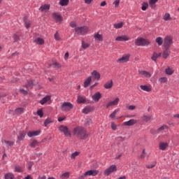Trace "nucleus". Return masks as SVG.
Returning a JSON list of instances; mask_svg holds the SVG:
<instances>
[{
    "mask_svg": "<svg viewBox=\"0 0 179 179\" xmlns=\"http://www.w3.org/2000/svg\"><path fill=\"white\" fill-rule=\"evenodd\" d=\"M161 56H162V53L154 52L152 55V57H151V59H152V61H155L156 62L157 57Z\"/></svg>",
    "mask_w": 179,
    "mask_h": 179,
    "instance_id": "4c0bfd02",
    "label": "nucleus"
},
{
    "mask_svg": "<svg viewBox=\"0 0 179 179\" xmlns=\"http://www.w3.org/2000/svg\"><path fill=\"white\" fill-rule=\"evenodd\" d=\"M110 127L113 129V131L117 130V124H115V123H114V122H111Z\"/></svg>",
    "mask_w": 179,
    "mask_h": 179,
    "instance_id": "4d7b16f0",
    "label": "nucleus"
},
{
    "mask_svg": "<svg viewBox=\"0 0 179 179\" xmlns=\"http://www.w3.org/2000/svg\"><path fill=\"white\" fill-rule=\"evenodd\" d=\"M66 117H59L58 118V121H59V122H62V121H64V120H66Z\"/></svg>",
    "mask_w": 179,
    "mask_h": 179,
    "instance_id": "774afa93",
    "label": "nucleus"
},
{
    "mask_svg": "<svg viewBox=\"0 0 179 179\" xmlns=\"http://www.w3.org/2000/svg\"><path fill=\"white\" fill-rule=\"evenodd\" d=\"M55 39L56 40V41H61L62 38H61V36L59 35V33L58 31H57L55 35H54Z\"/></svg>",
    "mask_w": 179,
    "mask_h": 179,
    "instance_id": "49530a36",
    "label": "nucleus"
},
{
    "mask_svg": "<svg viewBox=\"0 0 179 179\" xmlns=\"http://www.w3.org/2000/svg\"><path fill=\"white\" fill-rule=\"evenodd\" d=\"M173 44V37L167 36L164 39V46L165 48H170V46Z\"/></svg>",
    "mask_w": 179,
    "mask_h": 179,
    "instance_id": "0eeeda50",
    "label": "nucleus"
},
{
    "mask_svg": "<svg viewBox=\"0 0 179 179\" xmlns=\"http://www.w3.org/2000/svg\"><path fill=\"white\" fill-rule=\"evenodd\" d=\"M102 96L100 92H96L94 95L92 96V99L95 103H99L100 99H101Z\"/></svg>",
    "mask_w": 179,
    "mask_h": 179,
    "instance_id": "9b49d317",
    "label": "nucleus"
},
{
    "mask_svg": "<svg viewBox=\"0 0 179 179\" xmlns=\"http://www.w3.org/2000/svg\"><path fill=\"white\" fill-rule=\"evenodd\" d=\"M73 134L76 138L78 139H87L89 134H87V131L83 127H76L73 130Z\"/></svg>",
    "mask_w": 179,
    "mask_h": 179,
    "instance_id": "f257e3e1",
    "label": "nucleus"
},
{
    "mask_svg": "<svg viewBox=\"0 0 179 179\" xmlns=\"http://www.w3.org/2000/svg\"><path fill=\"white\" fill-rule=\"evenodd\" d=\"M156 43L158 44V45H162L163 44V38L162 37H157L155 40Z\"/></svg>",
    "mask_w": 179,
    "mask_h": 179,
    "instance_id": "c03bdc74",
    "label": "nucleus"
},
{
    "mask_svg": "<svg viewBox=\"0 0 179 179\" xmlns=\"http://www.w3.org/2000/svg\"><path fill=\"white\" fill-rule=\"evenodd\" d=\"M31 26V21H25V27L26 29H29Z\"/></svg>",
    "mask_w": 179,
    "mask_h": 179,
    "instance_id": "052dcab7",
    "label": "nucleus"
},
{
    "mask_svg": "<svg viewBox=\"0 0 179 179\" xmlns=\"http://www.w3.org/2000/svg\"><path fill=\"white\" fill-rule=\"evenodd\" d=\"M158 1L159 0H150L149 5L150 8H152V9H155V8H156V3H157Z\"/></svg>",
    "mask_w": 179,
    "mask_h": 179,
    "instance_id": "72a5a7b5",
    "label": "nucleus"
},
{
    "mask_svg": "<svg viewBox=\"0 0 179 179\" xmlns=\"http://www.w3.org/2000/svg\"><path fill=\"white\" fill-rule=\"evenodd\" d=\"M169 129V126L164 124L161 127L158 128L157 131L160 134L164 132V131H167Z\"/></svg>",
    "mask_w": 179,
    "mask_h": 179,
    "instance_id": "b1692460",
    "label": "nucleus"
},
{
    "mask_svg": "<svg viewBox=\"0 0 179 179\" xmlns=\"http://www.w3.org/2000/svg\"><path fill=\"white\" fill-rule=\"evenodd\" d=\"M90 45H89V43H85V41L82 42V48H83L84 50H86V48H89Z\"/></svg>",
    "mask_w": 179,
    "mask_h": 179,
    "instance_id": "864d4df0",
    "label": "nucleus"
},
{
    "mask_svg": "<svg viewBox=\"0 0 179 179\" xmlns=\"http://www.w3.org/2000/svg\"><path fill=\"white\" fill-rule=\"evenodd\" d=\"M129 58H131V54H124L122 55V57L118 58L116 60V62L117 64H127L129 62Z\"/></svg>",
    "mask_w": 179,
    "mask_h": 179,
    "instance_id": "7ed1b4c3",
    "label": "nucleus"
},
{
    "mask_svg": "<svg viewBox=\"0 0 179 179\" xmlns=\"http://www.w3.org/2000/svg\"><path fill=\"white\" fill-rule=\"evenodd\" d=\"M135 44L138 47H143L145 45H149L150 42L148 39H145L143 38H138L136 39Z\"/></svg>",
    "mask_w": 179,
    "mask_h": 179,
    "instance_id": "20e7f679",
    "label": "nucleus"
},
{
    "mask_svg": "<svg viewBox=\"0 0 179 179\" xmlns=\"http://www.w3.org/2000/svg\"><path fill=\"white\" fill-rule=\"evenodd\" d=\"M124 24H125L124 22H120L114 24L113 27L115 29H122V27H124Z\"/></svg>",
    "mask_w": 179,
    "mask_h": 179,
    "instance_id": "2f4dec72",
    "label": "nucleus"
},
{
    "mask_svg": "<svg viewBox=\"0 0 179 179\" xmlns=\"http://www.w3.org/2000/svg\"><path fill=\"white\" fill-rule=\"evenodd\" d=\"M165 73L169 76L173 75V73H174V69H173V67L169 66L167 69H166Z\"/></svg>",
    "mask_w": 179,
    "mask_h": 179,
    "instance_id": "cd10ccee",
    "label": "nucleus"
},
{
    "mask_svg": "<svg viewBox=\"0 0 179 179\" xmlns=\"http://www.w3.org/2000/svg\"><path fill=\"white\" fill-rule=\"evenodd\" d=\"M97 174H99L98 170H90L85 173V176H92L93 177H95Z\"/></svg>",
    "mask_w": 179,
    "mask_h": 179,
    "instance_id": "2eb2a0df",
    "label": "nucleus"
},
{
    "mask_svg": "<svg viewBox=\"0 0 179 179\" xmlns=\"http://www.w3.org/2000/svg\"><path fill=\"white\" fill-rule=\"evenodd\" d=\"M94 38H95V40H96V41H103V35H101L99 33H96L94 35Z\"/></svg>",
    "mask_w": 179,
    "mask_h": 179,
    "instance_id": "c756f323",
    "label": "nucleus"
},
{
    "mask_svg": "<svg viewBox=\"0 0 179 179\" xmlns=\"http://www.w3.org/2000/svg\"><path fill=\"white\" fill-rule=\"evenodd\" d=\"M129 40H131V38L127 35L119 36L115 38V41H129Z\"/></svg>",
    "mask_w": 179,
    "mask_h": 179,
    "instance_id": "1a4fd4ad",
    "label": "nucleus"
},
{
    "mask_svg": "<svg viewBox=\"0 0 179 179\" xmlns=\"http://www.w3.org/2000/svg\"><path fill=\"white\" fill-rule=\"evenodd\" d=\"M93 122L92 121V119H87L85 123V127H89Z\"/></svg>",
    "mask_w": 179,
    "mask_h": 179,
    "instance_id": "6e6d98bb",
    "label": "nucleus"
},
{
    "mask_svg": "<svg viewBox=\"0 0 179 179\" xmlns=\"http://www.w3.org/2000/svg\"><path fill=\"white\" fill-rule=\"evenodd\" d=\"M79 155H80V152L76 151L71 154V159H76V157H78V156H79Z\"/></svg>",
    "mask_w": 179,
    "mask_h": 179,
    "instance_id": "8fccbe9b",
    "label": "nucleus"
},
{
    "mask_svg": "<svg viewBox=\"0 0 179 179\" xmlns=\"http://www.w3.org/2000/svg\"><path fill=\"white\" fill-rule=\"evenodd\" d=\"M69 3V0H60L59 4L61 6H66Z\"/></svg>",
    "mask_w": 179,
    "mask_h": 179,
    "instance_id": "37998d69",
    "label": "nucleus"
},
{
    "mask_svg": "<svg viewBox=\"0 0 179 179\" xmlns=\"http://www.w3.org/2000/svg\"><path fill=\"white\" fill-rule=\"evenodd\" d=\"M24 136H26V132L24 131H20V135L17 136L18 141H24Z\"/></svg>",
    "mask_w": 179,
    "mask_h": 179,
    "instance_id": "7c9ffc66",
    "label": "nucleus"
},
{
    "mask_svg": "<svg viewBox=\"0 0 179 179\" xmlns=\"http://www.w3.org/2000/svg\"><path fill=\"white\" fill-rule=\"evenodd\" d=\"M77 101L79 104H84V103H86V97L78 95L77 98Z\"/></svg>",
    "mask_w": 179,
    "mask_h": 179,
    "instance_id": "412c9836",
    "label": "nucleus"
},
{
    "mask_svg": "<svg viewBox=\"0 0 179 179\" xmlns=\"http://www.w3.org/2000/svg\"><path fill=\"white\" fill-rule=\"evenodd\" d=\"M113 5H115V8H118L120 6V0H115L113 2Z\"/></svg>",
    "mask_w": 179,
    "mask_h": 179,
    "instance_id": "e2e57ef3",
    "label": "nucleus"
},
{
    "mask_svg": "<svg viewBox=\"0 0 179 179\" xmlns=\"http://www.w3.org/2000/svg\"><path fill=\"white\" fill-rule=\"evenodd\" d=\"M41 133V131L36 130V131H29L27 133V135L29 138H33V136H38V135H40Z\"/></svg>",
    "mask_w": 179,
    "mask_h": 179,
    "instance_id": "4468645a",
    "label": "nucleus"
},
{
    "mask_svg": "<svg viewBox=\"0 0 179 179\" xmlns=\"http://www.w3.org/2000/svg\"><path fill=\"white\" fill-rule=\"evenodd\" d=\"M120 111V108H117L110 115V118H115V116L117 115V113Z\"/></svg>",
    "mask_w": 179,
    "mask_h": 179,
    "instance_id": "a18cd8bd",
    "label": "nucleus"
},
{
    "mask_svg": "<svg viewBox=\"0 0 179 179\" xmlns=\"http://www.w3.org/2000/svg\"><path fill=\"white\" fill-rule=\"evenodd\" d=\"M118 103H120V98H115V100L110 101L106 104V108H110V107L114 106H118Z\"/></svg>",
    "mask_w": 179,
    "mask_h": 179,
    "instance_id": "9d476101",
    "label": "nucleus"
},
{
    "mask_svg": "<svg viewBox=\"0 0 179 179\" xmlns=\"http://www.w3.org/2000/svg\"><path fill=\"white\" fill-rule=\"evenodd\" d=\"M113 80H109L103 85V87L105 89H111L113 87Z\"/></svg>",
    "mask_w": 179,
    "mask_h": 179,
    "instance_id": "a878e982",
    "label": "nucleus"
},
{
    "mask_svg": "<svg viewBox=\"0 0 179 179\" xmlns=\"http://www.w3.org/2000/svg\"><path fill=\"white\" fill-rule=\"evenodd\" d=\"M25 86L27 89H32L33 86H34V83L33 80H29Z\"/></svg>",
    "mask_w": 179,
    "mask_h": 179,
    "instance_id": "58836bf2",
    "label": "nucleus"
},
{
    "mask_svg": "<svg viewBox=\"0 0 179 179\" xmlns=\"http://www.w3.org/2000/svg\"><path fill=\"white\" fill-rule=\"evenodd\" d=\"M50 100H51V96L50 95L45 96L43 99L40 101V103L42 106H44V104H45V103H48Z\"/></svg>",
    "mask_w": 179,
    "mask_h": 179,
    "instance_id": "6ab92c4d",
    "label": "nucleus"
},
{
    "mask_svg": "<svg viewBox=\"0 0 179 179\" xmlns=\"http://www.w3.org/2000/svg\"><path fill=\"white\" fill-rule=\"evenodd\" d=\"M141 90H143L144 92H152V87L148 85H141L140 86Z\"/></svg>",
    "mask_w": 179,
    "mask_h": 179,
    "instance_id": "bb28decb",
    "label": "nucleus"
},
{
    "mask_svg": "<svg viewBox=\"0 0 179 179\" xmlns=\"http://www.w3.org/2000/svg\"><path fill=\"white\" fill-rule=\"evenodd\" d=\"M51 122H53L51 118H47L44 122L45 127H48L49 124H51Z\"/></svg>",
    "mask_w": 179,
    "mask_h": 179,
    "instance_id": "09e8293b",
    "label": "nucleus"
},
{
    "mask_svg": "<svg viewBox=\"0 0 179 179\" xmlns=\"http://www.w3.org/2000/svg\"><path fill=\"white\" fill-rule=\"evenodd\" d=\"M167 146H169V144H167L166 143H159V149L161 150H165L166 148H167Z\"/></svg>",
    "mask_w": 179,
    "mask_h": 179,
    "instance_id": "79ce46f5",
    "label": "nucleus"
},
{
    "mask_svg": "<svg viewBox=\"0 0 179 179\" xmlns=\"http://www.w3.org/2000/svg\"><path fill=\"white\" fill-rule=\"evenodd\" d=\"M13 38L15 41H19V36H17V34H14Z\"/></svg>",
    "mask_w": 179,
    "mask_h": 179,
    "instance_id": "338daca9",
    "label": "nucleus"
},
{
    "mask_svg": "<svg viewBox=\"0 0 179 179\" xmlns=\"http://www.w3.org/2000/svg\"><path fill=\"white\" fill-rule=\"evenodd\" d=\"M158 82L160 85H164V83H167V82H169V79L167 77H162L159 78Z\"/></svg>",
    "mask_w": 179,
    "mask_h": 179,
    "instance_id": "473e14b6",
    "label": "nucleus"
},
{
    "mask_svg": "<svg viewBox=\"0 0 179 179\" xmlns=\"http://www.w3.org/2000/svg\"><path fill=\"white\" fill-rule=\"evenodd\" d=\"M70 26H71V27H72L73 29L75 28V27H76V22H71L70 23Z\"/></svg>",
    "mask_w": 179,
    "mask_h": 179,
    "instance_id": "69168bd1",
    "label": "nucleus"
},
{
    "mask_svg": "<svg viewBox=\"0 0 179 179\" xmlns=\"http://www.w3.org/2000/svg\"><path fill=\"white\" fill-rule=\"evenodd\" d=\"M90 111H93V108L91 107H86V108H84L83 110V113L84 114H89V113H90Z\"/></svg>",
    "mask_w": 179,
    "mask_h": 179,
    "instance_id": "ea45409f",
    "label": "nucleus"
},
{
    "mask_svg": "<svg viewBox=\"0 0 179 179\" xmlns=\"http://www.w3.org/2000/svg\"><path fill=\"white\" fill-rule=\"evenodd\" d=\"M92 84V76H89L87 78H86L84 81L83 86L84 87H89L90 85Z\"/></svg>",
    "mask_w": 179,
    "mask_h": 179,
    "instance_id": "dca6fc26",
    "label": "nucleus"
},
{
    "mask_svg": "<svg viewBox=\"0 0 179 179\" xmlns=\"http://www.w3.org/2000/svg\"><path fill=\"white\" fill-rule=\"evenodd\" d=\"M59 130L60 132H62V134H64V135L67 138H71V131H69V128H68L66 126L60 125L59 127Z\"/></svg>",
    "mask_w": 179,
    "mask_h": 179,
    "instance_id": "423d86ee",
    "label": "nucleus"
},
{
    "mask_svg": "<svg viewBox=\"0 0 179 179\" xmlns=\"http://www.w3.org/2000/svg\"><path fill=\"white\" fill-rule=\"evenodd\" d=\"M2 143H5L6 148H10L15 145V142L12 141L3 140Z\"/></svg>",
    "mask_w": 179,
    "mask_h": 179,
    "instance_id": "5701e85b",
    "label": "nucleus"
},
{
    "mask_svg": "<svg viewBox=\"0 0 179 179\" xmlns=\"http://www.w3.org/2000/svg\"><path fill=\"white\" fill-rule=\"evenodd\" d=\"M29 146L31 148H37L38 146V143L37 142V140H31L29 143Z\"/></svg>",
    "mask_w": 179,
    "mask_h": 179,
    "instance_id": "f704fd0d",
    "label": "nucleus"
},
{
    "mask_svg": "<svg viewBox=\"0 0 179 179\" xmlns=\"http://www.w3.org/2000/svg\"><path fill=\"white\" fill-rule=\"evenodd\" d=\"M24 113V108H17L15 110V114H23Z\"/></svg>",
    "mask_w": 179,
    "mask_h": 179,
    "instance_id": "a19ab883",
    "label": "nucleus"
},
{
    "mask_svg": "<svg viewBox=\"0 0 179 179\" xmlns=\"http://www.w3.org/2000/svg\"><path fill=\"white\" fill-rule=\"evenodd\" d=\"M148 6H149V3H148L146 2H143L142 4V7H141L142 10H146V9H148Z\"/></svg>",
    "mask_w": 179,
    "mask_h": 179,
    "instance_id": "603ef678",
    "label": "nucleus"
},
{
    "mask_svg": "<svg viewBox=\"0 0 179 179\" xmlns=\"http://www.w3.org/2000/svg\"><path fill=\"white\" fill-rule=\"evenodd\" d=\"M92 76L95 79V80H100V73H99L97 71L94 70L91 73Z\"/></svg>",
    "mask_w": 179,
    "mask_h": 179,
    "instance_id": "f3484780",
    "label": "nucleus"
},
{
    "mask_svg": "<svg viewBox=\"0 0 179 179\" xmlns=\"http://www.w3.org/2000/svg\"><path fill=\"white\" fill-rule=\"evenodd\" d=\"M139 73L144 78H150L152 76V74L149 73V71H140Z\"/></svg>",
    "mask_w": 179,
    "mask_h": 179,
    "instance_id": "4be33fe9",
    "label": "nucleus"
},
{
    "mask_svg": "<svg viewBox=\"0 0 179 179\" xmlns=\"http://www.w3.org/2000/svg\"><path fill=\"white\" fill-rule=\"evenodd\" d=\"M15 170L17 173H22V171H23V169L20 166H15Z\"/></svg>",
    "mask_w": 179,
    "mask_h": 179,
    "instance_id": "bf43d9fd",
    "label": "nucleus"
},
{
    "mask_svg": "<svg viewBox=\"0 0 179 179\" xmlns=\"http://www.w3.org/2000/svg\"><path fill=\"white\" fill-rule=\"evenodd\" d=\"M170 52L169 48H166L162 53L163 58H164V59H167V58H169V55H170Z\"/></svg>",
    "mask_w": 179,
    "mask_h": 179,
    "instance_id": "aec40b11",
    "label": "nucleus"
},
{
    "mask_svg": "<svg viewBox=\"0 0 179 179\" xmlns=\"http://www.w3.org/2000/svg\"><path fill=\"white\" fill-rule=\"evenodd\" d=\"M60 108L62 111H71L73 108V105L71 102H64L61 105Z\"/></svg>",
    "mask_w": 179,
    "mask_h": 179,
    "instance_id": "39448f33",
    "label": "nucleus"
},
{
    "mask_svg": "<svg viewBox=\"0 0 179 179\" xmlns=\"http://www.w3.org/2000/svg\"><path fill=\"white\" fill-rule=\"evenodd\" d=\"M54 68H56L57 69H60L62 68V66L59 63L55 62L53 64Z\"/></svg>",
    "mask_w": 179,
    "mask_h": 179,
    "instance_id": "13d9d810",
    "label": "nucleus"
},
{
    "mask_svg": "<svg viewBox=\"0 0 179 179\" xmlns=\"http://www.w3.org/2000/svg\"><path fill=\"white\" fill-rule=\"evenodd\" d=\"M135 108H136V106H134V105H131L128 107V109L130 110H135Z\"/></svg>",
    "mask_w": 179,
    "mask_h": 179,
    "instance_id": "0e129e2a",
    "label": "nucleus"
},
{
    "mask_svg": "<svg viewBox=\"0 0 179 179\" xmlns=\"http://www.w3.org/2000/svg\"><path fill=\"white\" fill-rule=\"evenodd\" d=\"M36 114H37V115L40 116V118H43V115H44V113L43 112V110H41V109L38 110Z\"/></svg>",
    "mask_w": 179,
    "mask_h": 179,
    "instance_id": "5fc2aeb1",
    "label": "nucleus"
},
{
    "mask_svg": "<svg viewBox=\"0 0 179 179\" xmlns=\"http://www.w3.org/2000/svg\"><path fill=\"white\" fill-rule=\"evenodd\" d=\"M117 145H121L125 141V137L118 136L115 138Z\"/></svg>",
    "mask_w": 179,
    "mask_h": 179,
    "instance_id": "e433bc0d",
    "label": "nucleus"
},
{
    "mask_svg": "<svg viewBox=\"0 0 179 179\" xmlns=\"http://www.w3.org/2000/svg\"><path fill=\"white\" fill-rule=\"evenodd\" d=\"M39 10L41 12H48L50 10V5L49 4H43L39 8Z\"/></svg>",
    "mask_w": 179,
    "mask_h": 179,
    "instance_id": "a211bd4d",
    "label": "nucleus"
},
{
    "mask_svg": "<svg viewBox=\"0 0 179 179\" xmlns=\"http://www.w3.org/2000/svg\"><path fill=\"white\" fill-rule=\"evenodd\" d=\"M75 31L78 36H85V34H87L89 32V27L86 26L76 27Z\"/></svg>",
    "mask_w": 179,
    "mask_h": 179,
    "instance_id": "f03ea898",
    "label": "nucleus"
},
{
    "mask_svg": "<svg viewBox=\"0 0 179 179\" xmlns=\"http://www.w3.org/2000/svg\"><path fill=\"white\" fill-rule=\"evenodd\" d=\"M4 177L5 179H15V176L12 173H6Z\"/></svg>",
    "mask_w": 179,
    "mask_h": 179,
    "instance_id": "3c124183",
    "label": "nucleus"
},
{
    "mask_svg": "<svg viewBox=\"0 0 179 179\" xmlns=\"http://www.w3.org/2000/svg\"><path fill=\"white\" fill-rule=\"evenodd\" d=\"M138 121L135 119H131L127 122H124V125L126 127H132V125H135V124H138Z\"/></svg>",
    "mask_w": 179,
    "mask_h": 179,
    "instance_id": "ddd939ff",
    "label": "nucleus"
},
{
    "mask_svg": "<svg viewBox=\"0 0 179 179\" xmlns=\"http://www.w3.org/2000/svg\"><path fill=\"white\" fill-rule=\"evenodd\" d=\"M163 19L165 22H169L170 20H173V18H171V15H170V13H166L164 16Z\"/></svg>",
    "mask_w": 179,
    "mask_h": 179,
    "instance_id": "c85d7f7f",
    "label": "nucleus"
},
{
    "mask_svg": "<svg viewBox=\"0 0 179 179\" xmlns=\"http://www.w3.org/2000/svg\"><path fill=\"white\" fill-rule=\"evenodd\" d=\"M34 41L36 44H38L39 45H43V44H44V39L41 38H36Z\"/></svg>",
    "mask_w": 179,
    "mask_h": 179,
    "instance_id": "c9c22d12",
    "label": "nucleus"
},
{
    "mask_svg": "<svg viewBox=\"0 0 179 179\" xmlns=\"http://www.w3.org/2000/svg\"><path fill=\"white\" fill-rule=\"evenodd\" d=\"M53 19L56 21L57 23H61L62 22V16L58 13H54L52 14Z\"/></svg>",
    "mask_w": 179,
    "mask_h": 179,
    "instance_id": "f8f14e48",
    "label": "nucleus"
},
{
    "mask_svg": "<svg viewBox=\"0 0 179 179\" xmlns=\"http://www.w3.org/2000/svg\"><path fill=\"white\" fill-rule=\"evenodd\" d=\"M20 92L22 93V94H24V96H27V94H28L27 90L24 89H20Z\"/></svg>",
    "mask_w": 179,
    "mask_h": 179,
    "instance_id": "680f3d73",
    "label": "nucleus"
},
{
    "mask_svg": "<svg viewBox=\"0 0 179 179\" xmlns=\"http://www.w3.org/2000/svg\"><path fill=\"white\" fill-rule=\"evenodd\" d=\"M71 174L69 173V172H65L64 173L62 176H61V178L62 179H68L69 178V176Z\"/></svg>",
    "mask_w": 179,
    "mask_h": 179,
    "instance_id": "de8ad7c7",
    "label": "nucleus"
},
{
    "mask_svg": "<svg viewBox=\"0 0 179 179\" xmlns=\"http://www.w3.org/2000/svg\"><path fill=\"white\" fill-rule=\"evenodd\" d=\"M152 115H143L141 117V120L142 121H144L145 122H149V121H150V120H152Z\"/></svg>",
    "mask_w": 179,
    "mask_h": 179,
    "instance_id": "393cba45",
    "label": "nucleus"
},
{
    "mask_svg": "<svg viewBox=\"0 0 179 179\" xmlns=\"http://www.w3.org/2000/svg\"><path fill=\"white\" fill-rule=\"evenodd\" d=\"M117 171V166L113 164L104 171L105 176H110V174Z\"/></svg>",
    "mask_w": 179,
    "mask_h": 179,
    "instance_id": "6e6552de",
    "label": "nucleus"
}]
</instances>
